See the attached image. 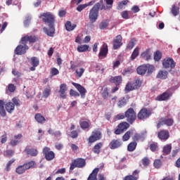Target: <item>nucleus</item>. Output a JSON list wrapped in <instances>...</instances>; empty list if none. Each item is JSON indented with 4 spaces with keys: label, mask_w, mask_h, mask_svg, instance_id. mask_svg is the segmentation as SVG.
I'll use <instances>...</instances> for the list:
<instances>
[{
    "label": "nucleus",
    "mask_w": 180,
    "mask_h": 180,
    "mask_svg": "<svg viewBox=\"0 0 180 180\" xmlns=\"http://www.w3.org/2000/svg\"><path fill=\"white\" fill-rule=\"evenodd\" d=\"M171 150H172V144L165 146L162 148L163 155H169V154H171Z\"/></svg>",
    "instance_id": "28"
},
{
    "label": "nucleus",
    "mask_w": 180,
    "mask_h": 180,
    "mask_svg": "<svg viewBox=\"0 0 180 180\" xmlns=\"http://www.w3.org/2000/svg\"><path fill=\"white\" fill-rule=\"evenodd\" d=\"M162 65L165 68H171V70H174L176 63L174 61V59L166 58L162 60Z\"/></svg>",
    "instance_id": "12"
},
{
    "label": "nucleus",
    "mask_w": 180,
    "mask_h": 180,
    "mask_svg": "<svg viewBox=\"0 0 180 180\" xmlns=\"http://www.w3.org/2000/svg\"><path fill=\"white\" fill-rule=\"evenodd\" d=\"M81 129H89V122L86 121H83L79 122Z\"/></svg>",
    "instance_id": "52"
},
{
    "label": "nucleus",
    "mask_w": 180,
    "mask_h": 180,
    "mask_svg": "<svg viewBox=\"0 0 180 180\" xmlns=\"http://www.w3.org/2000/svg\"><path fill=\"white\" fill-rule=\"evenodd\" d=\"M149 148L150 151L153 153H155V151H158V143L157 142H152L149 145Z\"/></svg>",
    "instance_id": "35"
},
{
    "label": "nucleus",
    "mask_w": 180,
    "mask_h": 180,
    "mask_svg": "<svg viewBox=\"0 0 180 180\" xmlns=\"http://www.w3.org/2000/svg\"><path fill=\"white\" fill-rule=\"evenodd\" d=\"M23 45H18L14 53L17 56H23V54H26V51L29 50V46L26 44H22Z\"/></svg>",
    "instance_id": "14"
},
{
    "label": "nucleus",
    "mask_w": 180,
    "mask_h": 180,
    "mask_svg": "<svg viewBox=\"0 0 180 180\" xmlns=\"http://www.w3.org/2000/svg\"><path fill=\"white\" fill-rule=\"evenodd\" d=\"M168 77V72L167 71H159L157 78H160V79H167V77Z\"/></svg>",
    "instance_id": "34"
},
{
    "label": "nucleus",
    "mask_w": 180,
    "mask_h": 180,
    "mask_svg": "<svg viewBox=\"0 0 180 180\" xmlns=\"http://www.w3.org/2000/svg\"><path fill=\"white\" fill-rule=\"evenodd\" d=\"M14 151L13 150H7L4 152L5 157H12L14 154Z\"/></svg>",
    "instance_id": "60"
},
{
    "label": "nucleus",
    "mask_w": 180,
    "mask_h": 180,
    "mask_svg": "<svg viewBox=\"0 0 180 180\" xmlns=\"http://www.w3.org/2000/svg\"><path fill=\"white\" fill-rule=\"evenodd\" d=\"M51 92V89H45L44 92H43L44 98H49V96L50 95Z\"/></svg>",
    "instance_id": "58"
},
{
    "label": "nucleus",
    "mask_w": 180,
    "mask_h": 180,
    "mask_svg": "<svg viewBox=\"0 0 180 180\" xmlns=\"http://www.w3.org/2000/svg\"><path fill=\"white\" fill-rule=\"evenodd\" d=\"M50 148L45 146L42 150V154H44L46 161H51L56 158V153L53 150H50Z\"/></svg>",
    "instance_id": "9"
},
{
    "label": "nucleus",
    "mask_w": 180,
    "mask_h": 180,
    "mask_svg": "<svg viewBox=\"0 0 180 180\" xmlns=\"http://www.w3.org/2000/svg\"><path fill=\"white\" fill-rule=\"evenodd\" d=\"M0 115L3 117L6 116V111L5 110V102H4L2 100H0Z\"/></svg>",
    "instance_id": "30"
},
{
    "label": "nucleus",
    "mask_w": 180,
    "mask_h": 180,
    "mask_svg": "<svg viewBox=\"0 0 180 180\" xmlns=\"http://www.w3.org/2000/svg\"><path fill=\"white\" fill-rule=\"evenodd\" d=\"M117 129L115 131V134H122V133H124L129 127L130 124L126 122L120 123L117 126Z\"/></svg>",
    "instance_id": "11"
},
{
    "label": "nucleus",
    "mask_w": 180,
    "mask_h": 180,
    "mask_svg": "<svg viewBox=\"0 0 180 180\" xmlns=\"http://www.w3.org/2000/svg\"><path fill=\"white\" fill-rule=\"evenodd\" d=\"M24 167L25 169H27V170L33 169V168H36V167H37V164L36 163L35 161L31 160L28 162L25 163Z\"/></svg>",
    "instance_id": "27"
},
{
    "label": "nucleus",
    "mask_w": 180,
    "mask_h": 180,
    "mask_svg": "<svg viewBox=\"0 0 180 180\" xmlns=\"http://www.w3.org/2000/svg\"><path fill=\"white\" fill-rule=\"evenodd\" d=\"M59 92H67V84H61L60 85Z\"/></svg>",
    "instance_id": "61"
},
{
    "label": "nucleus",
    "mask_w": 180,
    "mask_h": 180,
    "mask_svg": "<svg viewBox=\"0 0 180 180\" xmlns=\"http://www.w3.org/2000/svg\"><path fill=\"white\" fill-rule=\"evenodd\" d=\"M27 171L26 167H25V165L18 166L16 169L15 172L16 174H18V175H22V174H25Z\"/></svg>",
    "instance_id": "31"
},
{
    "label": "nucleus",
    "mask_w": 180,
    "mask_h": 180,
    "mask_svg": "<svg viewBox=\"0 0 180 180\" xmlns=\"http://www.w3.org/2000/svg\"><path fill=\"white\" fill-rule=\"evenodd\" d=\"M172 126L174 124V120L172 118H167V117H160L158 119L156 127L157 129H160L161 126Z\"/></svg>",
    "instance_id": "8"
},
{
    "label": "nucleus",
    "mask_w": 180,
    "mask_h": 180,
    "mask_svg": "<svg viewBox=\"0 0 180 180\" xmlns=\"http://www.w3.org/2000/svg\"><path fill=\"white\" fill-rule=\"evenodd\" d=\"M155 71V67L153 65H141L136 68V72L139 75H150Z\"/></svg>",
    "instance_id": "3"
},
{
    "label": "nucleus",
    "mask_w": 180,
    "mask_h": 180,
    "mask_svg": "<svg viewBox=\"0 0 180 180\" xmlns=\"http://www.w3.org/2000/svg\"><path fill=\"white\" fill-rule=\"evenodd\" d=\"M30 20H32V18L29 16L25 17V19L24 20V26L25 27H29V25H30Z\"/></svg>",
    "instance_id": "56"
},
{
    "label": "nucleus",
    "mask_w": 180,
    "mask_h": 180,
    "mask_svg": "<svg viewBox=\"0 0 180 180\" xmlns=\"http://www.w3.org/2000/svg\"><path fill=\"white\" fill-rule=\"evenodd\" d=\"M99 9H101V11H103V9H105L103 0H101L99 2L96 3L90 10L89 14V19L91 22V23H95V22H96L98 16H99Z\"/></svg>",
    "instance_id": "2"
},
{
    "label": "nucleus",
    "mask_w": 180,
    "mask_h": 180,
    "mask_svg": "<svg viewBox=\"0 0 180 180\" xmlns=\"http://www.w3.org/2000/svg\"><path fill=\"white\" fill-rule=\"evenodd\" d=\"M108 81L110 84H115V86H119L123 82V77L122 76H111Z\"/></svg>",
    "instance_id": "17"
},
{
    "label": "nucleus",
    "mask_w": 180,
    "mask_h": 180,
    "mask_svg": "<svg viewBox=\"0 0 180 180\" xmlns=\"http://www.w3.org/2000/svg\"><path fill=\"white\" fill-rule=\"evenodd\" d=\"M86 4H80L77 7V11L78 12H82V11H84V9H85V8H86Z\"/></svg>",
    "instance_id": "63"
},
{
    "label": "nucleus",
    "mask_w": 180,
    "mask_h": 180,
    "mask_svg": "<svg viewBox=\"0 0 180 180\" xmlns=\"http://www.w3.org/2000/svg\"><path fill=\"white\" fill-rule=\"evenodd\" d=\"M141 162L143 167H148L150 165V158L145 157L141 160Z\"/></svg>",
    "instance_id": "49"
},
{
    "label": "nucleus",
    "mask_w": 180,
    "mask_h": 180,
    "mask_svg": "<svg viewBox=\"0 0 180 180\" xmlns=\"http://www.w3.org/2000/svg\"><path fill=\"white\" fill-rule=\"evenodd\" d=\"M34 119L36 122L40 123L41 124H43V123L46 122V118L40 113L36 114L34 116Z\"/></svg>",
    "instance_id": "29"
},
{
    "label": "nucleus",
    "mask_w": 180,
    "mask_h": 180,
    "mask_svg": "<svg viewBox=\"0 0 180 180\" xmlns=\"http://www.w3.org/2000/svg\"><path fill=\"white\" fill-rule=\"evenodd\" d=\"M135 45H136V39L133 38L129 41V44L127 46V50H131V49H133V47H134Z\"/></svg>",
    "instance_id": "45"
},
{
    "label": "nucleus",
    "mask_w": 180,
    "mask_h": 180,
    "mask_svg": "<svg viewBox=\"0 0 180 180\" xmlns=\"http://www.w3.org/2000/svg\"><path fill=\"white\" fill-rule=\"evenodd\" d=\"M141 57H142V58H144V60H146L147 61H148V60L151 58V56L150 55V51H146L143 52L141 54Z\"/></svg>",
    "instance_id": "42"
},
{
    "label": "nucleus",
    "mask_w": 180,
    "mask_h": 180,
    "mask_svg": "<svg viewBox=\"0 0 180 180\" xmlns=\"http://www.w3.org/2000/svg\"><path fill=\"white\" fill-rule=\"evenodd\" d=\"M39 40H40V37H39V36L26 35L21 38L20 43L21 44H27V43H30V44H32L33 43H37Z\"/></svg>",
    "instance_id": "6"
},
{
    "label": "nucleus",
    "mask_w": 180,
    "mask_h": 180,
    "mask_svg": "<svg viewBox=\"0 0 180 180\" xmlns=\"http://www.w3.org/2000/svg\"><path fill=\"white\" fill-rule=\"evenodd\" d=\"M73 86L77 89L79 92L82 98H85V94H86V89L85 87L82 86L81 84L75 82L72 83Z\"/></svg>",
    "instance_id": "20"
},
{
    "label": "nucleus",
    "mask_w": 180,
    "mask_h": 180,
    "mask_svg": "<svg viewBox=\"0 0 180 180\" xmlns=\"http://www.w3.org/2000/svg\"><path fill=\"white\" fill-rule=\"evenodd\" d=\"M103 147V143H97L93 148L92 151L94 154H101V148Z\"/></svg>",
    "instance_id": "26"
},
{
    "label": "nucleus",
    "mask_w": 180,
    "mask_h": 180,
    "mask_svg": "<svg viewBox=\"0 0 180 180\" xmlns=\"http://www.w3.org/2000/svg\"><path fill=\"white\" fill-rule=\"evenodd\" d=\"M108 25H109V22H108V20H104L100 23L99 27L101 30H103L106 29Z\"/></svg>",
    "instance_id": "48"
},
{
    "label": "nucleus",
    "mask_w": 180,
    "mask_h": 180,
    "mask_svg": "<svg viewBox=\"0 0 180 180\" xmlns=\"http://www.w3.org/2000/svg\"><path fill=\"white\" fill-rule=\"evenodd\" d=\"M131 131H127L122 136V141H128L130 139Z\"/></svg>",
    "instance_id": "50"
},
{
    "label": "nucleus",
    "mask_w": 180,
    "mask_h": 180,
    "mask_svg": "<svg viewBox=\"0 0 180 180\" xmlns=\"http://www.w3.org/2000/svg\"><path fill=\"white\" fill-rule=\"evenodd\" d=\"M151 116V111L147 108H142L138 113L137 117L139 120H144Z\"/></svg>",
    "instance_id": "13"
},
{
    "label": "nucleus",
    "mask_w": 180,
    "mask_h": 180,
    "mask_svg": "<svg viewBox=\"0 0 180 180\" xmlns=\"http://www.w3.org/2000/svg\"><path fill=\"white\" fill-rule=\"evenodd\" d=\"M141 139V135L140 134H135L132 138V140H134V142L136 143V141H139V140Z\"/></svg>",
    "instance_id": "62"
},
{
    "label": "nucleus",
    "mask_w": 180,
    "mask_h": 180,
    "mask_svg": "<svg viewBox=\"0 0 180 180\" xmlns=\"http://www.w3.org/2000/svg\"><path fill=\"white\" fill-rule=\"evenodd\" d=\"M65 29L68 32H72L75 27H77V25L75 24H71L70 21H68L65 25Z\"/></svg>",
    "instance_id": "32"
},
{
    "label": "nucleus",
    "mask_w": 180,
    "mask_h": 180,
    "mask_svg": "<svg viewBox=\"0 0 180 180\" xmlns=\"http://www.w3.org/2000/svg\"><path fill=\"white\" fill-rule=\"evenodd\" d=\"M106 6H105V8H103V11H106V9H112V6H113V0H104Z\"/></svg>",
    "instance_id": "44"
},
{
    "label": "nucleus",
    "mask_w": 180,
    "mask_h": 180,
    "mask_svg": "<svg viewBox=\"0 0 180 180\" xmlns=\"http://www.w3.org/2000/svg\"><path fill=\"white\" fill-rule=\"evenodd\" d=\"M129 96L120 98L117 101L118 108H123V106H126L127 105V102H129Z\"/></svg>",
    "instance_id": "23"
},
{
    "label": "nucleus",
    "mask_w": 180,
    "mask_h": 180,
    "mask_svg": "<svg viewBox=\"0 0 180 180\" xmlns=\"http://www.w3.org/2000/svg\"><path fill=\"white\" fill-rule=\"evenodd\" d=\"M139 173H140V171L134 170L131 175H128L124 176L123 178V180H138Z\"/></svg>",
    "instance_id": "21"
},
{
    "label": "nucleus",
    "mask_w": 180,
    "mask_h": 180,
    "mask_svg": "<svg viewBox=\"0 0 180 180\" xmlns=\"http://www.w3.org/2000/svg\"><path fill=\"white\" fill-rule=\"evenodd\" d=\"M136 118L137 115L134 109L129 108L125 111V119L129 124H133L136 122Z\"/></svg>",
    "instance_id": "5"
},
{
    "label": "nucleus",
    "mask_w": 180,
    "mask_h": 180,
    "mask_svg": "<svg viewBox=\"0 0 180 180\" xmlns=\"http://www.w3.org/2000/svg\"><path fill=\"white\" fill-rule=\"evenodd\" d=\"M123 146V142L120 139H113L110 141L109 147L110 150H116V148H120Z\"/></svg>",
    "instance_id": "15"
},
{
    "label": "nucleus",
    "mask_w": 180,
    "mask_h": 180,
    "mask_svg": "<svg viewBox=\"0 0 180 180\" xmlns=\"http://www.w3.org/2000/svg\"><path fill=\"white\" fill-rule=\"evenodd\" d=\"M134 89H136V87L134 86V83L128 82L126 84L125 91H127V92H130V91H134Z\"/></svg>",
    "instance_id": "40"
},
{
    "label": "nucleus",
    "mask_w": 180,
    "mask_h": 180,
    "mask_svg": "<svg viewBox=\"0 0 180 180\" xmlns=\"http://www.w3.org/2000/svg\"><path fill=\"white\" fill-rule=\"evenodd\" d=\"M89 49V46L88 45H80L77 47V51L79 53H85V51H88Z\"/></svg>",
    "instance_id": "38"
},
{
    "label": "nucleus",
    "mask_w": 180,
    "mask_h": 180,
    "mask_svg": "<svg viewBox=\"0 0 180 180\" xmlns=\"http://www.w3.org/2000/svg\"><path fill=\"white\" fill-rule=\"evenodd\" d=\"M139 54H140V48L136 47L134 51L132 52L131 55V61L136 60V58H137V57H139Z\"/></svg>",
    "instance_id": "33"
},
{
    "label": "nucleus",
    "mask_w": 180,
    "mask_h": 180,
    "mask_svg": "<svg viewBox=\"0 0 180 180\" xmlns=\"http://www.w3.org/2000/svg\"><path fill=\"white\" fill-rule=\"evenodd\" d=\"M98 172H99V168H95L89 174L87 180H98Z\"/></svg>",
    "instance_id": "25"
},
{
    "label": "nucleus",
    "mask_w": 180,
    "mask_h": 180,
    "mask_svg": "<svg viewBox=\"0 0 180 180\" xmlns=\"http://www.w3.org/2000/svg\"><path fill=\"white\" fill-rule=\"evenodd\" d=\"M86 165V160L84 158H77L72 161L70 167V172H72L75 168H84Z\"/></svg>",
    "instance_id": "4"
},
{
    "label": "nucleus",
    "mask_w": 180,
    "mask_h": 180,
    "mask_svg": "<svg viewBox=\"0 0 180 180\" xmlns=\"http://www.w3.org/2000/svg\"><path fill=\"white\" fill-rule=\"evenodd\" d=\"M51 77H53L56 75H58V74H60V71H58V69L56 68H52L51 69Z\"/></svg>",
    "instance_id": "54"
},
{
    "label": "nucleus",
    "mask_w": 180,
    "mask_h": 180,
    "mask_svg": "<svg viewBox=\"0 0 180 180\" xmlns=\"http://www.w3.org/2000/svg\"><path fill=\"white\" fill-rule=\"evenodd\" d=\"M136 147H137V142H131L127 146V150L129 153H131L136 150Z\"/></svg>",
    "instance_id": "37"
},
{
    "label": "nucleus",
    "mask_w": 180,
    "mask_h": 180,
    "mask_svg": "<svg viewBox=\"0 0 180 180\" xmlns=\"http://www.w3.org/2000/svg\"><path fill=\"white\" fill-rule=\"evenodd\" d=\"M121 16L123 19H130V17L129 16V11H124L121 13Z\"/></svg>",
    "instance_id": "57"
},
{
    "label": "nucleus",
    "mask_w": 180,
    "mask_h": 180,
    "mask_svg": "<svg viewBox=\"0 0 180 180\" xmlns=\"http://www.w3.org/2000/svg\"><path fill=\"white\" fill-rule=\"evenodd\" d=\"M122 40H123L122 35H117L115 39H113L114 50H117V49H120V47H122V46L123 45V43H122Z\"/></svg>",
    "instance_id": "19"
},
{
    "label": "nucleus",
    "mask_w": 180,
    "mask_h": 180,
    "mask_svg": "<svg viewBox=\"0 0 180 180\" xmlns=\"http://www.w3.org/2000/svg\"><path fill=\"white\" fill-rule=\"evenodd\" d=\"M172 96V92L171 91H165L163 94L158 96L155 98V101H168L169 98Z\"/></svg>",
    "instance_id": "18"
},
{
    "label": "nucleus",
    "mask_w": 180,
    "mask_h": 180,
    "mask_svg": "<svg viewBox=\"0 0 180 180\" xmlns=\"http://www.w3.org/2000/svg\"><path fill=\"white\" fill-rule=\"evenodd\" d=\"M108 53H109L108 44L103 43V44L100 48V51L98 53L99 60H103V58H106V57H108Z\"/></svg>",
    "instance_id": "10"
},
{
    "label": "nucleus",
    "mask_w": 180,
    "mask_h": 180,
    "mask_svg": "<svg viewBox=\"0 0 180 180\" xmlns=\"http://www.w3.org/2000/svg\"><path fill=\"white\" fill-rule=\"evenodd\" d=\"M161 57H162V54L160 51H157L154 55L155 61H160L161 60Z\"/></svg>",
    "instance_id": "51"
},
{
    "label": "nucleus",
    "mask_w": 180,
    "mask_h": 180,
    "mask_svg": "<svg viewBox=\"0 0 180 180\" xmlns=\"http://www.w3.org/2000/svg\"><path fill=\"white\" fill-rule=\"evenodd\" d=\"M70 96H79V93H78V91H75L74 89H70Z\"/></svg>",
    "instance_id": "64"
},
{
    "label": "nucleus",
    "mask_w": 180,
    "mask_h": 180,
    "mask_svg": "<svg viewBox=\"0 0 180 180\" xmlns=\"http://www.w3.org/2000/svg\"><path fill=\"white\" fill-rule=\"evenodd\" d=\"M6 109L8 113H11V112H13V110H15V104L12 102H8L6 104Z\"/></svg>",
    "instance_id": "36"
},
{
    "label": "nucleus",
    "mask_w": 180,
    "mask_h": 180,
    "mask_svg": "<svg viewBox=\"0 0 180 180\" xmlns=\"http://www.w3.org/2000/svg\"><path fill=\"white\" fill-rule=\"evenodd\" d=\"M134 86L135 87V89H139L140 86H141V80L140 79H136L135 81L133 82Z\"/></svg>",
    "instance_id": "53"
},
{
    "label": "nucleus",
    "mask_w": 180,
    "mask_h": 180,
    "mask_svg": "<svg viewBox=\"0 0 180 180\" xmlns=\"http://www.w3.org/2000/svg\"><path fill=\"white\" fill-rule=\"evenodd\" d=\"M161 165H162V162L160 159L155 160L153 162V166L155 168H157L158 169L159 168H161Z\"/></svg>",
    "instance_id": "47"
},
{
    "label": "nucleus",
    "mask_w": 180,
    "mask_h": 180,
    "mask_svg": "<svg viewBox=\"0 0 180 180\" xmlns=\"http://www.w3.org/2000/svg\"><path fill=\"white\" fill-rule=\"evenodd\" d=\"M101 139H102V132L101 129H96L91 132V135L89 137L88 141L90 144H92V143H95L101 140Z\"/></svg>",
    "instance_id": "7"
},
{
    "label": "nucleus",
    "mask_w": 180,
    "mask_h": 180,
    "mask_svg": "<svg viewBox=\"0 0 180 180\" xmlns=\"http://www.w3.org/2000/svg\"><path fill=\"white\" fill-rule=\"evenodd\" d=\"M85 72V69L84 68H80L79 70H75V76L77 77V78H81L84 73Z\"/></svg>",
    "instance_id": "39"
},
{
    "label": "nucleus",
    "mask_w": 180,
    "mask_h": 180,
    "mask_svg": "<svg viewBox=\"0 0 180 180\" xmlns=\"http://www.w3.org/2000/svg\"><path fill=\"white\" fill-rule=\"evenodd\" d=\"M101 96L104 99H108V96H109V89H108V87H105L102 89Z\"/></svg>",
    "instance_id": "43"
},
{
    "label": "nucleus",
    "mask_w": 180,
    "mask_h": 180,
    "mask_svg": "<svg viewBox=\"0 0 180 180\" xmlns=\"http://www.w3.org/2000/svg\"><path fill=\"white\" fill-rule=\"evenodd\" d=\"M42 18V22L47 25L49 28L44 27V32L50 37H54L56 33V28L54 27V23H56V17L51 13H44L41 15Z\"/></svg>",
    "instance_id": "1"
},
{
    "label": "nucleus",
    "mask_w": 180,
    "mask_h": 180,
    "mask_svg": "<svg viewBox=\"0 0 180 180\" xmlns=\"http://www.w3.org/2000/svg\"><path fill=\"white\" fill-rule=\"evenodd\" d=\"M30 61L31 65L33 67H38L39 64H40V60H39L37 57H32Z\"/></svg>",
    "instance_id": "41"
},
{
    "label": "nucleus",
    "mask_w": 180,
    "mask_h": 180,
    "mask_svg": "<svg viewBox=\"0 0 180 180\" xmlns=\"http://www.w3.org/2000/svg\"><path fill=\"white\" fill-rule=\"evenodd\" d=\"M22 137H23L22 134L14 136L15 139H11L10 141V145L11 146V147H15V146H18V144H19V143L20 142L19 140H20Z\"/></svg>",
    "instance_id": "22"
},
{
    "label": "nucleus",
    "mask_w": 180,
    "mask_h": 180,
    "mask_svg": "<svg viewBox=\"0 0 180 180\" xmlns=\"http://www.w3.org/2000/svg\"><path fill=\"white\" fill-rule=\"evenodd\" d=\"M172 13L174 16H178L179 15V8L176 7V5H173L172 7Z\"/></svg>",
    "instance_id": "46"
},
{
    "label": "nucleus",
    "mask_w": 180,
    "mask_h": 180,
    "mask_svg": "<svg viewBox=\"0 0 180 180\" xmlns=\"http://www.w3.org/2000/svg\"><path fill=\"white\" fill-rule=\"evenodd\" d=\"M24 151L27 155H31V157H37V154H39V151L35 148H26Z\"/></svg>",
    "instance_id": "24"
},
{
    "label": "nucleus",
    "mask_w": 180,
    "mask_h": 180,
    "mask_svg": "<svg viewBox=\"0 0 180 180\" xmlns=\"http://www.w3.org/2000/svg\"><path fill=\"white\" fill-rule=\"evenodd\" d=\"M15 162V159H12L9 160L6 166V172H9L11 171V165H12Z\"/></svg>",
    "instance_id": "55"
},
{
    "label": "nucleus",
    "mask_w": 180,
    "mask_h": 180,
    "mask_svg": "<svg viewBox=\"0 0 180 180\" xmlns=\"http://www.w3.org/2000/svg\"><path fill=\"white\" fill-rule=\"evenodd\" d=\"M158 137L162 141H167L169 139V131L167 129L161 130L158 133Z\"/></svg>",
    "instance_id": "16"
},
{
    "label": "nucleus",
    "mask_w": 180,
    "mask_h": 180,
    "mask_svg": "<svg viewBox=\"0 0 180 180\" xmlns=\"http://www.w3.org/2000/svg\"><path fill=\"white\" fill-rule=\"evenodd\" d=\"M8 91H9V92H15V91H16V86H15V84H10L8 86Z\"/></svg>",
    "instance_id": "59"
}]
</instances>
